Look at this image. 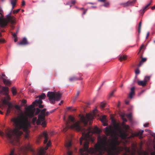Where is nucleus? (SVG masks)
I'll return each mask as SVG.
<instances>
[{
    "mask_svg": "<svg viewBox=\"0 0 155 155\" xmlns=\"http://www.w3.org/2000/svg\"><path fill=\"white\" fill-rule=\"evenodd\" d=\"M11 121L13 122L15 129L13 130H7L6 136L12 144L16 145V143L19 144V138L22 134L19 130L22 129L26 133H28V128L30 124L27 118L23 116L14 117L11 119Z\"/></svg>",
    "mask_w": 155,
    "mask_h": 155,
    "instance_id": "f257e3e1",
    "label": "nucleus"
},
{
    "mask_svg": "<svg viewBox=\"0 0 155 155\" xmlns=\"http://www.w3.org/2000/svg\"><path fill=\"white\" fill-rule=\"evenodd\" d=\"M0 91L1 94L6 96V97L2 100V101L3 104H8V107L6 111V115H8L11 111H13L14 110V105L11 103L7 101V100H9L10 99V98L8 95V87H2Z\"/></svg>",
    "mask_w": 155,
    "mask_h": 155,
    "instance_id": "f03ea898",
    "label": "nucleus"
},
{
    "mask_svg": "<svg viewBox=\"0 0 155 155\" xmlns=\"http://www.w3.org/2000/svg\"><path fill=\"white\" fill-rule=\"evenodd\" d=\"M68 121H67L66 122V126L63 129V131L64 133L69 128L74 129L78 131H85V129L80 126V121H78L76 123H75L71 126H70L69 124H70V121H71L73 123H74V122L75 118L71 116L70 115L68 117Z\"/></svg>",
    "mask_w": 155,
    "mask_h": 155,
    "instance_id": "7ed1b4c3",
    "label": "nucleus"
},
{
    "mask_svg": "<svg viewBox=\"0 0 155 155\" xmlns=\"http://www.w3.org/2000/svg\"><path fill=\"white\" fill-rule=\"evenodd\" d=\"M62 93L59 92H54L49 91L47 94V96L48 98L50 103L52 104H55V101H59L62 96Z\"/></svg>",
    "mask_w": 155,
    "mask_h": 155,
    "instance_id": "20e7f679",
    "label": "nucleus"
},
{
    "mask_svg": "<svg viewBox=\"0 0 155 155\" xmlns=\"http://www.w3.org/2000/svg\"><path fill=\"white\" fill-rule=\"evenodd\" d=\"M42 103V101L39 99L38 100H36L33 102L31 104L28 106L27 107H25V109L26 110V114L30 118L32 117L34 115L35 109H33L35 105L36 104H41Z\"/></svg>",
    "mask_w": 155,
    "mask_h": 155,
    "instance_id": "39448f33",
    "label": "nucleus"
},
{
    "mask_svg": "<svg viewBox=\"0 0 155 155\" xmlns=\"http://www.w3.org/2000/svg\"><path fill=\"white\" fill-rule=\"evenodd\" d=\"M21 153H25L28 151H30L32 152L33 155H44V151L43 150H40L37 153H36L31 148V146L29 144H28L27 145L23 147L20 149Z\"/></svg>",
    "mask_w": 155,
    "mask_h": 155,
    "instance_id": "423d86ee",
    "label": "nucleus"
},
{
    "mask_svg": "<svg viewBox=\"0 0 155 155\" xmlns=\"http://www.w3.org/2000/svg\"><path fill=\"white\" fill-rule=\"evenodd\" d=\"M79 116L80 117V121L84 124V126H86L87 125L88 121H91L93 118V116L89 114H87L86 117L84 115L81 116L80 114Z\"/></svg>",
    "mask_w": 155,
    "mask_h": 155,
    "instance_id": "0eeeda50",
    "label": "nucleus"
},
{
    "mask_svg": "<svg viewBox=\"0 0 155 155\" xmlns=\"http://www.w3.org/2000/svg\"><path fill=\"white\" fill-rule=\"evenodd\" d=\"M46 110V109H43L41 110L40 114L38 115V118L36 122V124L37 125L41 124V121H43L45 119V112Z\"/></svg>",
    "mask_w": 155,
    "mask_h": 155,
    "instance_id": "6e6552de",
    "label": "nucleus"
},
{
    "mask_svg": "<svg viewBox=\"0 0 155 155\" xmlns=\"http://www.w3.org/2000/svg\"><path fill=\"white\" fill-rule=\"evenodd\" d=\"M150 76H145L143 81H137V84L139 86L144 87L146 86L147 82L150 80Z\"/></svg>",
    "mask_w": 155,
    "mask_h": 155,
    "instance_id": "1a4fd4ad",
    "label": "nucleus"
},
{
    "mask_svg": "<svg viewBox=\"0 0 155 155\" xmlns=\"http://www.w3.org/2000/svg\"><path fill=\"white\" fill-rule=\"evenodd\" d=\"M42 137H44L45 139L44 143L45 144L47 143L48 140V134L46 131H44L43 134H41L39 135L38 138V141H39L41 139Z\"/></svg>",
    "mask_w": 155,
    "mask_h": 155,
    "instance_id": "9d476101",
    "label": "nucleus"
},
{
    "mask_svg": "<svg viewBox=\"0 0 155 155\" xmlns=\"http://www.w3.org/2000/svg\"><path fill=\"white\" fill-rule=\"evenodd\" d=\"M7 20L3 18V16L0 12V26L4 27L7 25Z\"/></svg>",
    "mask_w": 155,
    "mask_h": 155,
    "instance_id": "9b49d317",
    "label": "nucleus"
},
{
    "mask_svg": "<svg viewBox=\"0 0 155 155\" xmlns=\"http://www.w3.org/2000/svg\"><path fill=\"white\" fill-rule=\"evenodd\" d=\"M143 130H142L141 131H139L137 133H132L131 135L130 136V137L133 138L135 137L139 136V138L140 139H142L143 138V136H142L143 133Z\"/></svg>",
    "mask_w": 155,
    "mask_h": 155,
    "instance_id": "f8f14e48",
    "label": "nucleus"
},
{
    "mask_svg": "<svg viewBox=\"0 0 155 155\" xmlns=\"http://www.w3.org/2000/svg\"><path fill=\"white\" fill-rule=\"evenodd\" d=\"M136 1V0H133L132 1H128L126 2L121 3V5H123L124 7L131 6L135 3Z\"/></svg>",
    "mask_w": 155,
    "mask_h": 155,
    "instance_id": "ddd939ff",
    "label": "nucleus"
},
{
    "mask_svg": "<svg viewBox=\"0 0 155 155\" xmlns=\"http://www.w3.org/2000/svg\"><path fill=\"white\" fill-rule=\"evenodd\" d=\"M106 115H103L101 116L100 118V120L103 123V125L104 126H106L107 125V120L106 118Z\"/></svg>",
    "mask_w": 155,
    "mask_h": 155,
    "instance_id": "4468645a",
    "label": "nucleus"
},
{
    "mask_svg": "<svg viewBox=\"0 0 155 155\" xmlns=\"http://www.w3.org/2000/svg\"><path fill=\"white\" fill-rule=\"evenodd\" d=\"M119 136L122 139H125L127 137V134L126 133L123 132L121 130H119Z\"/></svg>",
    "mask_w": 155,
    "mask_h": 155,
    "instance_id": "2eb2a0df",
    "label": "nucleus"
},
{
    "mask_svg": "<svg viewBox=\"0 0 155 155\" xmlns=\"http://www.w3.org/2000/svg\"><path fill=\"white\" fill-rule=\"evenodd\" d=\"M135 88L134 87H132L130 89V91L128 96V97L130 99L133 98V96L135 94Z\"/></svg>",
    "mask_w": 155,
    "mask_h": 155,
    "instance_id": "dca6fc26",
    "label": "nucleus"
},
{
    "mask_svg": "<svg viewBox=\"0 0 155 155\" xmlns=\"http://www.w3.org/2000/svg\"><path fill=\"white\" fill-rule=\"evenodd\" d=\"M82 79V78L81 77L80 78L77 77L75 76H73L72 77H70L69 78V80L70 81L72 82L75 81L81 80Z\"/></svg>",
    "mask_w": 155,
    "mask_h": 155,
    "instance_id": "f3484780",
    "label": "nucleus"
},
{
    "mask_svg": "<svg viewBox=\"0 0 155 155\" xmlns=\"http://www.w3.org/2000/svg\"><path fill=\"white\" fill-rule=\"evenodd\" d=\"M28 43L27 38H24L18 44L19 45H28Z\"/></svg>",
    "mask_w": 155,
    "mask_h": 155,
    "instance_id": "a211bd4d",
    "label": "nucleus"
},
{
    "mask_svg": "<svg viewBox=\"0 0 155 155\" xmlns=\"http://www.w3.org/2000/svg\"><path fill=\"white\" fill-rule=\"evenodd\" d=\"M8 20L6 19L7 21H8V23L9 21H10L11 24H14L15 23V20L14 18L13 17H11V16H9L7 17ZM6 20V19H5ZM8 23H7L8 24Z\"/></svg>",
    "mask_w": 155,
    "mask_h": 155,
    "instance_id": "6ab92c4d",
    "label": "nucleus"
},
{
    "mask_svg": "<svg viewBox=\"0 0 155 155\" xmlns=\"http://www.w3.org/2000/svg\"><path fill=\"white\" fill-rule=\"evenodd\" d=\"M141 60L140 61L139 64H138V67H140L144 62L146 61L147 60L146 58H142V57H141Z\"/></svg>",
    "mask_w": 155,
    "mask_h": 155,
    "instance_id": "aec40b11",
    "label": "nucleus"
},
{
    "mask_svg": "<svg viewBox=\"0 0 155 155\" xmlns=\"http://www.w3.org/2000/svg\"><path fill=\"white\" fill-rule=\"evenodd\" d=\"M127 59V56L125 55H121L119 56V59L120 61L126 60Z\"/></svg>",
    "mask_w": 155,
    "mask_h": 155,
    "instance_id": "412c9836",
    "label": "nucleus"
},
{
    "mask_svg": "<svg viewBox=\"0 0 155 155\" xmlns=\"http://www.w3.org/2000/svg\"><path fill=\"white\" fill-rule=\"evenodd\" d=\"M2 79L5 84L7 85L11 84V83L9 80L6 79L5 78H2Z\"/></svg>",
    "mask_w": 155,
    "mask_h": 155,
    "instance_id": "4be33fe9",
    "label": "nucleus"
},
{
    "mask_svg": "<svg viewBox=\"0 0 155 155\" xmlns=\"http://www.w3.org/2000/svg\"><path fill=\"white\" fill-rule=\"evenodd\" d=\"M11 3L12 5V10L14 8L17 2V0H11Z\"/></svg>",
    "mask_w": 155,
    "mask_h": 155,
    "instance_id": "5701e85b",
    "label": "nucleus"
},
{
    "mask_svg": "<svg viewBox=\"0 0 155 155\" xmlns=\"http://www.w3.org/2000/svg\"><path fill=\"white\" fill-rule=\"evenodd\" d=\"M11 91L14 96H15L16 94V90L15 87H13L12 88Z\"/></svg>",
    "mask_w": 155,
    "mask_h": 155,
    "instance_id": "b1692460",
    "label": "nucleus"
},
{
    "mask_svg": "<svg viewBox=\"0 0 155 155\" xmlns=\"http://www.w3.org/2000/svg\"><path fill=\"white\" fill-rule=\"evenodd\" d=\"M149 6V4H147V5L144 7L142 12L143 14L144 12L149 8L148 7Z\"/></svg>",
    "mask_w": 155,
    "mask_h": 155,
    "instance_id": "393cba45",
    "label": "nucleus"
},
{
    "mask_svg": "<svg viewBox=\"0 0 155 155\" xmlns=\"http://www.w3.org/2000/svg\"><path fill=\"white\" fill-rule=\"evenodd\" d=\"M141 26V21H140L139 22V25H138V32L139 34L140 32Z\"/></svg>",
    "mask_w": 155,
    "mask_h": 155,
    "instance_id": "a878e982",
    "label": "nucleus"
},
{
    "mask_svg": "<svg viewBox=\"0 0 155 155\" xmlns=\"http://www.w3.org/2000/svg\"><path fill=\"white\" fill-rule=\"evenodd\" d=\"M46 95L44 93H42L41 95L39 96L40 99H44L45 98Z\"/></svg>",
    "mask_w": 155,
    "mask_h": 155,
    "instance_id": "bb28decb",
    "label": "nucleus"
},
{
    "mask_svg": "<svg viewBox=\"0 0 155 155\" xmlns=\"http://www.w3.org/2000/svg\"><path fill=\"white\" fill-rule=\"evenodd\" d=\"M71 146V143L70 142H69L66 144L65 146L68 150L69 149V148Z\"/></svg>",
    "mask_w": 155,
    "mask_h": 155,
    "instance_id": "cd10ccee",
    "label": "nucleus"
},
{
    "mask_svg": "<svg viewBox=\"0 0 155 155\" xmlns=\"http://www.w3.org/2000/svg\"><path fill=\"white\" fill-rule=\"evenodd\" d=\"M109 2H105V4L103 5V6L106 7H108L109 6Z\"/></svg>",
    "mask_w": 155,
    "mask_h": 155,
    "instance_id": "c85d7f7f",
    "label": "nucleus"
},
{
    "mask_svg": "<svg viewBox=\"0 0 155 155\" xmlns=\"http://www.w3.org/2000/svg\"><path fill=\"white\" fill-rule=\"evenodd\" d=\"M115 90H114L109 94V98H110L111 97L113 96V95L114 92L115 91Z\"/></svg>",
    "mask_w": 155,
    "mask_h": 155,
    "instance_id": "c756f323",
    "label": "nucleus"
},
{
    "mask_svg": "<svg viewBox=\"0 0 155 155\" xmlns=\"http://www.w3.org/2000/svg\"><path fill=\"white\" fill-rule=\"evenodd\" d=\"M126 116L129 119L131 120V113L127 114Z\"/></svg>",
    "mask_w": 155,
    "mask_h": 155,
    "instance_id": "7c9ffc66",
    "label": "nucleus"
},
{
    "mask_svg": "<svg viewBox=\"0 0 155 155\" xmlns=\"http://www.w3.org/2000/svg\"><path fill=\"white\" fill-rule=\"evenodd\" d=\"M80 94V91H77V94L74 97V100H76L77 97L79 96V94Z\"/></svg>",
    "mask_w": 155,
    "mask_h": 155,
    "instance_id": "2f4dec72",
    "label": "nucleus"
},
{
    "mask_svg": "<svg viewBox=\"0 0 155 155\" xmlns=\"http://www.w3.org/2000/svg\"><path fill=\"white\" fill-rule=\"evenodd\" d=\"M43 122H42L41 124V125L43 127H45L46 126V121H45V120L42 121Z\"/></svg>",
    "mask_w": 155,
    "mask_h": 155,
    "instance_id": "473e14b6",
    "label": "nucleus"
},
{
    "mask_svg": "<svg viewBox=\"0 0 155 155\" xmlns=\"http://www.w3.org/2000/svg\"><path fill=\"white\" fill-rule=\"evenodd\" d=\"M153 148L154 150V151L151 153V155H155V143L153 145Z\"/></svg>",
    "mask_w": 155,
    "mask_h": 155,
    "instance_id": "72a5a7b5",
    "label": "nucleus"
},
{
    "mask_svg": "<svg viewBox=\"0 0 155 155\" xmlns=\"http://www.w3.org/2000/svg\"><path fill=\"white\" fill-rule=\"evenodd\" d=\"M37 117H35L33 118L32 119V122L33 123H35L36 122H37Z\"/></svg>",
    "mask_w": 155,
    "mask_h": 155,
    "instance_id": "f704fd0d",
    "label": "nucleus"
},
{
    "mask_svg": "<svg viewBox=\"0 0 155 155\" xmlns=\"http://www.w3.org/2000/svg\"><path fill=\"white\" fill-rule=\"evenodd\" d=\"M94 130L95 132L97 133H99L100 132V130L97 127H96L94 128Z\"/></svg>",
    "mask_w": 155,
    "mask_h": 155,
    "instance_id": "c9c22d12",
    "label": "nucleus"
},
{
    "mask_svg": "<svg viewBox=\"0 0 155 155\" xmlns=\"http://www.w3.org/2000/svg\"><path fill=\"white\" fill-rule=\"evenodd\" d=\"M14 108H15L17 110H19L20 109V107L18 105H15L14 106Z\"/></svg>",
    "mask_w": 155,
    "mask_h": 155,
    "instance_id": "e433bc0d",
    "label": "nucleus"
},
{
    "mask_svg": "<svg viewBox=\"0 0 155 155\" xmlns=\"http://www.w3.org/2000/svg\"><path fill=\"white\" fill-rule=\"evenodd\" d=\"M50 145H51L50 142L49 141V142L47 143V144L46 147L45 148V149L46 150L48 148V147L50 146Z\"/></svg>",
    "mask_w": 155,
    "mask_h": 155,
    "instance_id": "4c0bfd02",
    "label": "nucleus"
},
{
    "mask_svg": "<svg viewBox=\"0 0 155 155\" xmlns=\"http://www.w3.org/2000/svg\"><path fill=\"white\" fill-rule=\"evenodd\" d=\"M41 111V110L39 108H37L36 109V114H39Z\"/></svg>",
    "mask_w": 155,
    "mask_h": 155,
    "instance_id": "58836bf2",
    "label": "nucleus"
},
{
    "mask_svg": "<svg viewBox=\"0 0 155 155\" xmlns=\"http://www.w3.org/2000/svg\"><path fill=\"white\" fill-rule=\"evenodd\" d=\"M20 9H17V10H14L13 11V13L14 14H15V13H18L19 12V11H20Z\"/></svg>",
    "mask_w": 155,
    "mask_h": 155,
    "instance_id": "ea45409f",
    "label": "nucleus"
},
{
    "mask_svg": "<svg viewBox=\"0 0 155 155\" xmlns=\"http://www.w3.org/2000/svg\"><path fill=\"white\" fill-rule=\"evenodd\" d=\"M140 73V71L138 69H137L135 71V73L136 74H139Z\"/></svg>",
    "mask_w": 155,
    "mask_h": 155,
    "instance_id": "a19ab883",
    "label": "nucleus"
},
{
    "mask_svg": "<svg viewBox=\"0 0 155 155\" xmlns=\"http://www.w3.org/2000/svg\"><path fill=\"white\" fill-rule=\"evenodd\" d=\"M72 152L68 150L67 153V155H72Z\"/></svg>",
    "mask_w": 155,
    "mask_h": 155,
    "instance_id": "79ce46f5",
    "label": "nucleus"
},
{
    "mask_svg": "<svg viewBox=\"0 0 155 155\" xmlns=\"http://www.w3.org/2000/svg\"><path fill=\"white\" fill-rule=\"evenodd\" d=\"M38 107L40 108H42L44 107V105L41 104H39L38 105Z\"/></svg>",
    "mask_w": 155,
    "mask_h": 155,
    "instance_id": "37998d69",
    "label": "nucleus"
},
{
    "mask_svg": "<svg viewBox=\"0 0 155 155\" xmlns=\"http://www.w3.org/2000/svg\"><path fill=\"white\" fill-rule=\"evenodd\" d=\"M144 127H147L149 126V123H145V124H144L143 125Z\"/></svg>",
    "mask_w": 155,
    "mask_h": 155,
    "instance_id": "c03bdc74",
    "label": "nucleus"
},
{
    "mask_svg": "<svg viewBox=\"0 0 155 155\" xmlns=\"http://www.w3.org/2000/svg\"><path fill=\"white\" fill-rule=\"evenodd\" d=\"M71 3L72 4H74L75 2H76V1L75 0H71Z\"/></svg>",
    "mask_w": 155,
    "mask_h": 155,
    "instance_id": "a18cd8bd",
    "label": "nucleus"
},
{
    "mask_svg": "<svg viewBox=\"0 0 155 155\" xmlns=\"http://www.w3.org/2000/svg\"><path fill=\"white\" fill-rule=\"evenodd\" d=\"M105 104H104L102 103L101 104V107L102 108H104L105 107Z\"/></svg>",
    "mask_w": 155,
    "mask_h": 155,
    "instance_id": "49530a36",
    "label": "nucleus"
},
{
    "mask_svg": "<svg viewBox=\"0 0 155 155\" xmlns=\"http://www.w3.org/2000/svg\"><path fill=\"white\" fill-rule=\"evenodd\" d=\"M124 115L122 116V119L124 121L126 122L127 121V120L126 118L124 117Z\"/></svg>",
    "mask_w": 155,
    "mask_h": 155,
    "instance_id": "de8ad7c7",
    "label": "nucleus"
},
{
    "mask_svg": "<svg viewBox=\"0 0 155 155\" xmlns=\"http://www.w3.org/2000/svg\"><path fill=\"white\" fill-rule=\"evenodd\" d=\"M106 1V0H98V2H105Z\"/></svg>",
    "mask_w": 155,
    "mask_h": 155,
    "instance_id": "09e8293b",
    "label": "nucleus"
},
{
    "mask_svg": "<svg viewBox=\"0 0 155 155\" xmlns=\"http://www.w3.org/2000/svg\"><path fill=\"white\" fill-rule=\"evenodd\" d=\"M144 47V45L143 44H142L141 47H140V51L143 49V48Z\"/></svg>",
    "mask_w": 155,
    "mask_h": 155,
    "instance_id": "8fccbe9b",
    "label": "nucleus"
},
{
    "mask_svg": "<svg viewBox=\"0 0 155 155\" xmlns=\"http://www.w3.org/2000/svg\"><path fill=\"white\" fill-rule=\"evenodd\" d=\"M22 102L23 104H26L27 102V101L26 100L24 99L22 100Z\"/></svg>",
    "mask_w": 155,
    "mask_h": 155,
    "instance_id": "3c124183",
    "label": "nucleus"
},
{
    "mask_svg": "<svg viewBox=\"0 0 155 155\" xmlns=\"http://www.w3.org/2000/svg\"><path fill=\"white\" fill-rule=\"evenodd\" d=\"M0 135L1 136H3L4 135V133L3 132L0 131Z\"/></svg>",
    "mask_w": 155,
    "mask_h": 155,
    "instance_id": "603ef678",
    "label": "nucleus"
},
{
    "mask_svg": "<svg viewBox=\"0 0 155 155\" xmlns=\"http://www.w3.org/2000/svg\"><path fill=\"white\" fill-rule=\"evenodd\" d=\"M25 5V2L24 1H23L22 2L21 5L22 6H24Z\"/></svg>",
    "mask_w": 155,
    "mask_h": 155,
    "instance_id": "864d4df0",
    "label": "nucleus"
},
{
    "mask_svg": "<svg viewBox=\"0 0 155 155\" xmlns=\"http://www.w3.org/2000/svg\"><path fill=\"white\" fill-rule=\"evenodd\" d=\"M143 155H148V153L146 152H144L143 153Z\"/></svg>",
    "mask_w": 155,
    "mask_h": 155,
    "instance_id": "5fc2aeb1",
    "label": "nucleus"
},
{
    "mask_svg": "<svg viewBox=\"0 0 155 155\" xmlns=\"http://www.w3.org/2000/svg\"><path fill=\"white\" fill-rule=\"evenodd\" d=\"M25 72H26V74H27V75H28V74L30 72L29 71H28V70H25Z\"/></svg>",
    "mask_w": 155,
    "mask_h": 155,
    "instance_id": "6e6d98bb",
    "label": "nucleus"
},
{
    "mask_svg": "<svg viewBox=\"0 0 155 155\" xmlns=\"http://www.w3.org/2000/svg\"><path fill=\"white\" fill-rule=\"evenodd\" d=\"M72 108L71 107H67V109L68 110H71Z\"/></svg>",
    "mask_w": 155,
    "mask_h": 155,
    "instance_id": "4d7b16f0",
    "label": "nucleus"
},
{
    "mask_svg": "<svg viewBox=\"0 0 155 155\" xmlns=\"http://www.w3.org/2000/svg\"><path fill=\"white\" fill-rule=\"evenodd\" d=\"M17 34L15 33L12 34V35L15 38L17 37Z\"/></svg>",
    "mask_w": 155,
    "mask_h": 155,
    "instance_id": "13d9d810",
    "label": "nucleus"
},
{
    "mask_svg": "<svg viewBox=\"0 0 155 155\" xmlns=\"http://www.w3.org/2000/svg\"><path fill=\"white\" fill-rule=\"evenodd\" d=\"M145 131H146V132H149V133H150V130H149L148 129H145Z\"/></svg>",
    "mask_w": 155,
    "mask_h": 155,
    "instance_id": "bf43d9fd",
    "label": "nucleus"
},
{
    "mask_svg": "<svg viewBox=\"0 0 155 155\" xmlns=\"http://www.w3.org/2000/svg\"><path fill=\"white\" fill-rule=\"evenodd\" d=\"M126 149H127V152H128V153H130V149L129 148H126Z\"/></svg>",
    "mask_w": 155,
    "mask_h": 155,
    "instance_id": "052dcab7",
    "label": "nucleus"
},
{
    "mask_svg": "<svg viewBox=\"0 0 155 155\" xmlns=\"http://www.w3.org/2000/svg\"><path fill=\"white\" fill-rule=\"evenodd\" d=\"M152 2H153V1L152 0H150V2L147 4H149V5H151V3H152Z\"/></svg>",
    "mask_w": 155,
    "mask_h": 155,
    "instance_id": "680f3d73",
    "label": "nucleus"
},
{
    "mask_svg": "<svg viewBox=\"0 0 155 155\" xmlns=\"http://www.w3.org/2000/svg\"><path fill=\"white\" fill-rule=\"evenodd\" d=\"M151 9L152 10H154L155 9V5L153 7H151Z\"/></svg>",
    "mask_w": 155,
    "mask_h": 155,
    "instance_id": "e2e57ef3",
    "label": "nucleus"
},
{
    "mask_svg": "<svg viewBox=\"0 0 155 155\" xmlns=\"http://www.w3.org/2000/svg\"><path fill=\"white\" fill-rule=\"evenodd\" d=\"M144 90H142V91L139 94V95H140L142 93H143L144 92Z\"/></svg>",
    "mask_w": 155,
    "mask_h": 155,
    "instance_id": "0e129e2a",
    "label": "nucleus"
},
{
    "mask_svg": "<svg viewBox=\"0 0 155 155\" xmlns=\"http://www.w3.org/2000/svg\"><path fill=\"white\" fill-rule=\"evenodd\" d=\"M87 9H86L83 12V15H84L85 14V13H86V12H87Z\"/></svg>",
    "mask_w": 155,
    "mask_h": 155,
    "instance_id": "69168bd1",
    "label": "nucleus"
},
{
    "mask_svg": "<svg viewBox=\"0 0 155 155\" xmlns=\"http://www.w3.org/2000/svg\"><path fill=\"white\" fill-rule=\"evenodd\" d=\"M49 114V113L48 112H47L45 113V116H48V115Z\"/></svg>",
    "mask_w": 155,
    "mask_h": 155,
    "instance_id": "338daca9",
    "label": "nucleus"
},
{
    "mask_svg": "<svg viewBox=\"0 0 155 155\" xmlns=\"http://www.w3.org/2000/svg\"><path fill=\"white\" fill-rule=\"evenodd\" d=\"M63 103V101H61V102L59 104V105H61Z\"/></svg>",
    "mask_w": 155,
    "mask_h": 155,
    "instance_id": "774afa93",
    "label": "nucleus"
}]
</instances>
